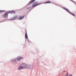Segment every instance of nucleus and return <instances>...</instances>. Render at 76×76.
I'll list each match as a JSON object with an SVG mask.
<instances>
[{"mask_svg": "<svg viewBox=\"0 0 76 76\" xmlns=\"http://www.w3.org/2000/svg\"><path fill=\"white\" fill-rule=\"evenodd\" d=\"M9 13H10V12H7L4 14L2 15L3 18H7V16H8V15Z\"/></svg>", "mask_w": 76, "mask_h": 76, "instance_id": "nucleus-1", "label": "nucleus"}, {"mask_svg": "<svg viewBox=\"0 0 76 76\" xmlns=\"http://www.w3.org/2000/svg\"><path fill=\"white\" fill-rule=\"evenodd\" d=\"M34 4L36 5H34V4L32 6V7H34L38 6V5H39L40 4H41V3L38 4V2H35L34 3Z\"/></svg>", "mask_w": 76, "mask_h": 76, "instance_id": "nucleus-2", "label": "nucleus"}, {"mask_svg": "<svg viewBox=\"0 0 76 76\" xmlns=\"http://www.w3.org/2000/svg\"><path fill=\"white\" fill-rule=\"evenodd\" d=\"M25 17V15H23V16H20L19 17V18H18V20H22V19H23V18H24Z\"/></svg>", "mask_w": 76, "mask_h": 76, "instance_id": "nucleus-3", "label": "nucleus"}, {"mask_svg": "<svg viewBox=\"0 0 76 76\" xmlns=\"http://www.w3.org/2000/svg\"><path fill=\"white\" fill-rule=\"evenodd\" d=\"M23 57H18L17 58V60H18V61H19V60H20V59H23Z\"/></svg>", "mask_w": 76, "mask_h": 76, "instance_id": "nucleus-4", "label": "nucleus"}, {"mask_svg": "<svg viewBox=\"0 0 76 76\" xmlns=\"http://www.w3.org/2000/svg\"><path fill=\"white\" fill-rule=\"evenodd\" d=\"M25 67H22V66H20L18 68V69L21 70V69H25Z\"/></svg>", "mask_w": 76, "mask_h": 76, "instance_id": "nucleus-5", "label": "nucleus"}, {"mask_svg": "<svg viewBox=\"0 0 76 76\" xmlns=\"http://www.w3.org/2000/svg\"><path fill=\"white\" fill-rule=\"evenodd\" d=\"M26 33L25 34V37L26 38V39H27L28 38V35L27 34V31H26Z\"/></svg>", "mask_w": 76, "mask_h": 76, "instance_id": "nucleus-6", "label": "nucleus"}, {"mask_svg": "<svg viewBox=\"0 0 76 76\" xmlns=\"http://www.w3.org/2000/svg\"><path fill=\"white\" fill-rule=\"evenodd\" d=\"M18 16H16L14 18H13L12 19H11V20H15V19H18Z\"/></svg>", "mask_w": 76, "mask_h": 76, "instance_id": "nucleus-7", "label": "nucleus"}, {"mask_svg": "<svg viewBox=\"0 0 76 76\" xmlns=\"http://www.w3.org/2000/svg\"><path fill=\"white\" fill-rule=\"evenodd\" d=\"M34 1H35V0H31L29 2V4H31V3H32L33 2H34Z\"/></svg>", "mask_w": 76, "mask_h": 76, "instance_id": "nucleus-8", "label": "nucleus"}, {"mask_svg": "<svg viewBox=\"0 0 76 76\" xmlns=\"http://www.w3.org/2000/svg\"><path fill=\"white\" fill-rule=\"evenodd\" d=\"M10 12L9 13H15V11H11L10 12Z\"/></svg>", "mask_w": 76, "mask_h": 76, "instance_id": "nucleus-9", "label": "nucleus"}, {"mask_svg": "<svg viewBox=\"0 0 76 76\" xmlns=\"http://www.w3.org/2000/svg\"><path fill=\"white\" fill-rule=\"evenodd\" d=\"M47 3H51V2H50V1H49L45 3H44V4H46Z\"/></svg>", "mask_w": 76, "mask_h": 76, "instance_id": "nucleus-10", "label": "nucleus"}, {"mask_svg": "<svg viewBox=\"0 0 76 76\" xmlns=\"http://www.w3.org/2000/svg\"><path fill=\"white\" fill-rule=\"evenodd\" d=\"M4 12V10H0V14L1 13H2V12Z\"/></svg>", "mask_w": 76, "mask_h": 76, "instance_id": "nucleus-11", "label": "nucleus"}, {"mask_svg": "<svg viewBox=\"0 0 76 76\" xmlns=\"http://www.w3.org/2000/svg\"><path fill=\"white\" fill-rule=\"evenodd\" d=\"M63 8L64 9V10H67V9H66V8H65L64 7H63Z\"/></svg>", "mask_w": 76, "mask_h": 76, "instance_id": "nucleus-12", "label": "nucleus"}, {"mask_svg": "<svg viewBox=\"0 0 76 76\" xmlns=\"http://www.w3.org/2000/svg\"><path fill=\"white\" fill-rule=\"evenodd\" d=\"M72 15H73L74 16H75V14H72Z\"/></svg>", "mask_w": 76, "mask_h": 76, "instance_id": "nucleus-13", "label": "nucleus"}, {"mask_svg": "<svg viewBox=\"0 0 76 76\" xmlns=\"http://www.w3.org/2000/svg\"><path fill=\"white\" fill-rule=\"evenodd\" d=\"M68 76H72V75L70 74Z\"/></svg>", "mask_w": 76, "mask_h": 76, "instance_id": "nucleus-14", "label": "nucleus"}, {"mask_svg": "<svg viewBox=\"0 0 76 76\" xmlns=\"http://www.w3.org/2000/svg\"><path fill=\"white\" fill-rule=\"evenodd\" d=\"M29 9V8H27V9Z\"/></svg>", "mask_w": 76, "mask_h": 76, "instance_id": "nucleus-15", "label": "nucleus"}, {"mask_svg": "<svg viewBox=\"0 0 76 76\" xmlns=\"http://www.w3.org/2000/svg\"><path fill=\"white\" fill-rule=\"evenodd\" d=\"M68 10V12H69V10Z\"/></svg>", "mask_w": 76, "mask_h": 76, "instance_id": "nucleus-16", "label": "nucleus"}, {"mask_svg": "<svg viewBox=\"0 0 76 76\" xmlns=\"http://www.w3.org/2000/svg\"><path fill=\"white\" fill-rule=\"evenodd\" d=\"M66 72V71H64V72Z\"/></svg>", "mask_w": 76, "mask_h": 76, "instance_id": "nucleus-17", "label": "nucleus"}, {"mask_svg": "<svg viewBox=\"0 0 76 76\" xmlns=\"http://www.w3.org/2000/svg\"><path fill=\"white\" fill-rule=\"evenodd\" d=\"M67 74H68V73H67Z\"/></svg>", "mask_w": 76, "mask_h": 76, "instance_id": "nucleus-18", "label": "nucleus"}]
</instances>
